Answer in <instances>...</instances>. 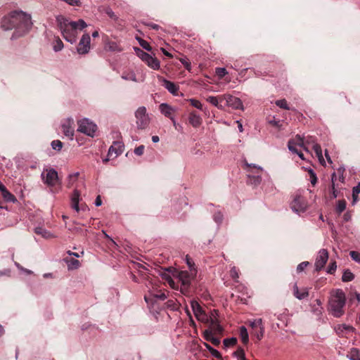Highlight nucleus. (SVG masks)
<instances>
[{"label":"nucleus","instance_id":"obj_4","mask_svg":"<svg viewBox=\"0 0 360 360\" xmlns=\"http://www.w3.org/2000/svg\"><path fill=\"white\" fill-rule=\"evenodd\" d=\"M247 167L249 184L255 186L260 184L262 177L259 173L263 172V168L254 164H247Z\"/></svg>","mask_w":360,"mask_h":360},{"label":"nucleus","instance_id":"obj_38","mask_svg":"<svg viewBox=\"0 0 360 360\" xmlns=\"http://www.w3.org/2000/svg\"><path fill=\"white\" fill-rule=\"evenodd\" d=\"M79 175V173L78 172L69 174L68 182V187H70L73 185V184L77 181Z\"/></svg>","mask_w":360,"mask_h":360},{"label":"nucleus","instance_id":"obj_52","mask_svg":"<svg viewBox=\"0 0 360 360\" xmlns=\"http://www.w3.org/2000/svg\"><path fill=\"white\" fill-rule=\"evenodd\" d=\"M230 276L231 277L234 279L235 281H236L238 278H239V275H238V269L236 266H233L231 269V271H230Z\"/></svg>","mask_w":360,"mask_h":360},{"label":"nucleus","instance_id":"obj_62","mask_svg":"<svg viewBox=\"0 0 360 360\" xmlns=\"http://www.w3.org/2000/svg\"><path fill=\"white\" fill-rule=\"evenodd\" d=\"M259 333V328H257V329H256V330H252V332H251V333H252V335L253 336H255L258 340H262V338H263V336H259V334H258Z\"/></svg>","mask_w":360,"mask_h":360},{"label":"nucleus","instance_id":"obj_50","mask_svg":"<svg viewBox=\"0 0 360 360\" xmlns=\"http://www.w3.org/2000/svg\"><path fill=\"white\" fill-rule=\"evenodd\" d=\"M51 147L53 150H60L63 143L60 140H54L51 142Z\"/></svg>","mask_w":360,"mask_h":360},{"label":"nucleus","instance_id":"obj_6","mask_svg":"<svg viewBox=\"0 0 360 360\" xmlns=\"http://www.w3.org/2000/svg\"><path fill=\"white\" fill-rule=\"evenodd\" d=\"M97 130V126L88 118L78 121L77 131L89 136L94 137Z\"/></svg>","mask_w":360,"mask_h":360},{"label":"nucleus","instance_id":"obj_33","mask_svg":"<svg viewBox=\"0 0 360 360\" xmlns=\"http://www.w3.org/2000/svg\"><path fill=\"white\" fill-rule=\"evenodd\" d=\"M315 302L316 304L312 306V311L317 315H321L323 311L322 302L319 299H316Z\"/></svg>","mask_w":360,"mask_h":360},{"label":"nucleus","instance_id":"obj_3","mask_svg":"<svg viewBox=\"0 0 360 360\" xmlns=\"http://www.w3.org/2000/svg\"><path fill=\"white\" fill-rule=\"evenodd\" d=\"M346 304L345 293L342 289H334L330 292L328 300V311L336 318H340L345 314Z\"/></svg>","mask_w":360,"mask_h":360},{"label":"nucleus","instance_id":"obj_63","mask_svg":"<svg viewBox=\"0 0 360 360\" xmlns=\"http://www.w3.org/2000/svg\"><path fill=\"white\" fill-rule=\"evenodd\" d=\"M352 193H354V195H358L360 193V181L353 188Z\"/></svg>","mask_w":360,"mask_h":360},{"label":"nucleus","instance_id":"obj_36","mask_svg":"<svg viewBox=\"0 0 360 360\" xmlns=\"http://www.w3.org/2000/svg\"><path fill=\"white\" fill-rule=\"evenodd\" d=\"M354 278V275L350 270L346 269L342 274V281L343 282L352 281Z\"/></svg>","mask_w":360,"mask_h":360},{"label":"nucleus","instance_id":"obj_18","mask_svg":"<svg viewBox=\"0 0 360 360\" xmlns=\"http://www.w3.org/2000/svg\"><path fill=\"white\" fill-rule=\"evenodd\" d=\"M159 110L160 112L165 116L166 117L169 118V120L171 117H174V113L176 111V109L170 105L162 103L159 105Z\"/></svg>","mask_w":360,"mask_h":360},{"label":"nucleus","instance_id":"obj_39","mask_svg":"<svg viewBox=\"0 0 360 360\" xmlns=\"http://www.w3.org/2000/svg\"><path fill=\"white\" fill-rule=\"evenodd\" d=\"M346 201L345 200H338L336 205V212L338 214L342 213L346 208Z\"/></svg>","mask_w":360,"mask_h":360},{"label":"nucleus","instance_id":"obj_44","mask_svg":"<svg viewBox=\"0 0 360 360\" xmlns=\"http://www.w3.org/2000/svg\"><path fill=\"white\" fill-rule=\"evenodd\" d=\"M215 72L219 79H222L225 75L228 74V72L225 68H217Z\"/></svg>","mask_w":360,"mask_h":360},{"label":"nucleus","instance_id":"obj_14","mask_svg":"<svg viewBox=\"0 0 360 360\" xmlns=\"http://www.w3.org/2000/svg\"><path fill=\"white\" fill-rule=\"evenodd\" d=\"M158 79L160 82H162L163 86L172 95L176 96L178 95V91L179 90V86L176 84L174 82L167 80V79L158 76Z\"/></svg>","mask_w":360,"mask_h":360},{"label":"nucleus","instance_id":"obj_34","mask_svg":"<svg viewBox=\"0 0 360 360\" xmlns=\"http://www.w3.org/2000/svg\"><path fill=\"white\" fill-rule=\"evenodd\" d=\"M108 48L110 51L114 52H121L122 51V48L116 42V41H109L107 44Z\"/></svg>","mask_w":360,"mask_h":360},{"label":"nucleus","instance_id":"obj_47","mask_svg":"<svg viewBox=\"0 0 360 360\" xmlns=\"http://www.w3.org/2000/svg\"><path fill=\"white\" fill-rule=\"evenodd\" d=\"M308 172H309V177H310V182L311 184L313 185V186H315L316 182H317V177H316V173L314 172V171L309 168L308 169Z\"/></svg>","mask_w":360,"mask_h":360},{"label":"nucleus","instance_id":"obj_55","mask_svg":"<svg viewBox=\"0 0 360 360\" xmlns=\"http://www.w3.org/2000/svg\"><path fill=\"white\" fill-rule=\"evenodd\" d=\"M309 264V262H301L297 266V271L298 273L302 272Z\"/></svg>","mask_w":360,"mask_h":360},{"label":"nucleus","instance_id":"obj_24","mask_svg":"<svg viewBox=\"0 0 360 360\" xmlns=\"http://www.w3.org/2000/svg\"><path fill=\"white\" fill-rule=\"evenodd\" d=\"M64 261L66 263L69 270L77 269L79 267V262L76 259L65 258Z\"/></svg>","mask_w":360,"mask_h":360},{"label":"nucleus","instance_id":"obj_64","mask_svg":"<svg viewBox=\"0 0 360 360\" xmlns=\"http://www.w3.org/2000/svg\"><path fill=\"white\" fill-rule=\"evenodd\" d=\"M210 342L215 346H218L221 342L219 338H215L214 336L211 338Z\"/></svg>","mask_w":360,"mask_h":360},{"label":"nucleus","instance_id":"obj_35","mask_svg":"<svg viewBox=\"0 0 360 360\" xmlns=\"http://www.w3.org/2000/svg\"><path fill=\"white\" fill-rule=\"evenodd\" d=\"M64 47L62 40L59 37H56L53 44V49L55 52L61 51Z\"/></svg>","mask_w":360,"mask_h":360},{"label":"nucleus","instance_id":"obj_57","mask_svg":"<svg viewBox=\"0 0 360 360\" xmlns=\"http://www.w3.org/2000/svg\"><path fill=\"white\" fill-rule=\"evenodd\" d=\"M144 146L143 145H141L138 147H136L135 149H134V153L136 155H143V151H144Z\"/></svg>","mask_w":360,"mask_h":360},{"label":"nucleus","instance_id":"obj_45","mask_svg":"<svg viewBox=\"0 0 360 360\" xmlns=\"http://www.w3.org/2000/svg\"><path fill=\"white\" fill-rule=\"evenodd\" d=\"M137 39L139 42L140 46L143 49H144L145 50L148 51H150L152 50V48L148 41H146L144 39H140V38H137Z\"/></svg>","mask_w":360,"mask_h":360},{"label":"nucleus","instance_id":"obj_43","mask_svg":"<svg viewBox=\"0 0 360 360\" xmlns=\"http://www.w3.org/2000/svg\"><path fill=\"white\" fill-rule=\"evenodd\" d=\"M275 103L278 107H279L281 108H283L285 110L290 109V107L288 106L285 99L277 100Z\"/></svg>","mask_w":360,"mask_h":360},{"label":"nucleus","instance_id":"obj_21","mask_svg":"<svg viewBox=\"0 0 360 360\" xmlns=\"http://www.w3.org/2000/svg\"><path fill=\"white\" fill-rule=\"evenodd\" d=\"M293 295L298 300H303L308 297L309 291L308 289L306 288L300 290L297 284H295L293 286Z\"/></svg>","mask_w":360,"mask_h":360},{"label":"nucleus","instance_id":"obj_28","mask_svg":"<svg viewBox=\"0 0 360 360\" xmlns=\"http://www.w3.org/2000/svg\"><path fill=\"white\" fill-rule=\"evenodd\" d=\"M346 356L349 360H360V352L357 348L353 347L349 351Z\"/></svg>","mask_w":360,"mask_h":360},{"label":"nucleus","instance_id":"obj_41","mask_svg":"<svg viewBox=\"0 0 360 360\" xmlns=\"http://www.w3.org/2000/svg\"><path fill=\"white\" fill-rule=\"evenodd\" d=\"M218 316H219V314H218V311L217 310H212L211 312H210V315L208 316V318H209V321L207 323H209L210 324H212V322L216 321V322L219 321L218 320Z\"/></svg>","mask_w":360,"mask_h":360},{"label":"nucleus","instance_id":"obj_32","mask_svg":"<svg viewBox=\"0 0 360 360\" xmlns=\"http://www.w3.org/2000/svg\"><path fill=\"white\" fill-rule=\"evenodd\" d=\"M1 195L5 201L8 202H15L17 201L16 198L14 195H13L8 190L4 191V193H1Z\"/></svg>","mask_w":360,"mask_h":360},{"label":"nucleus","instance_id":"obj_61","mask_svg":"<svg viewBox=\"0 0 360 360\" xmlns=\"http://www.w3.org/2000/svg\"><path fill=\"white\" fill-rule=\"evenodd\" d=\"M210 354L215 358L217 359H221V355L220 354V352L215 349H213L211 352H210Z\"/></svg>","mask_w":360,"mask_h":360},{"label":"nucleus","instance_id":"obj_49","mask_svg":"<svg viewBox=\"0 0 360 360\" xmlns=\"http://www.w3.org/2000/svg\"><path fill=\"white\" fill-rule=\"evenodd\" d=\"M179 61L181 63V64L184 66V68L188 70H191V63L186 58H181L179 59Z\"/></svg>","mask_w":360,"mask_h":360},{"label":"nucleus","instance_id":"obj_17","mask_svg":"<svg viewBox=\"0 0 360 360\" xmlns=\"http://www.w3.org/2000/svg\"><path fill=\"white\" fill-rule=\"evenodd\" d=\"M224 98L226 100L227 105L234 109H243V103L240 98L231 95H225Z\"/></svg>","mask_w":360,"mask_h":360},{"label":"nucleus","instance_id":"obj_26","mask_svg":"<svg viewBox=\"0 0 360 360\" xmlns=\"http://www.w3.org/2000/svg\"><path fill=\"white\" fill-rule=\"evenodd\" d=\"M210 330H212L214 334H216V335L222 334V333L224 331V328L220 325L219 321H217V322H216V321H214V322L212 321V324H210Z\"/></svg>","mask_w":360,"mask_h":360},{"label":"nucleus","instance_id":"obj_7","mask_svg":"<svg viewBox=\"0 0 360 360\" xmlns=\"http://www.w3.org/2000/svg\"><path fill=\"white\" fill-rule=\"evenodd\" d=\"M136 124L139 129H146L150 123V117L147 113L146 108L139 107L135 112Z\"/></svg>","mask_w":360,"mask_h":360},{"label":"nucleus","instance_id":"obj_1","mask_svg":"<svg viewBox=\"0 0 360 360\" xmlns=\"http://www.w3.org/2000/svg\"><path fill=\"white\" fill-rule=\"evenodd\" d=\"M4 30L15 29L11 39H16L24 35L32 26L31 15L21 10L11 11L4 16L1 22Z\"/></svg>","mask_w":360,"mask_h":360},{"label":"nucleus","instance_id":"obj_58","mask_svg":"<svg viewBox=\"0 0 360 360\" xmlns=\"http://www.w3.org/2000/svg\"><path fill=\"white\" fill-rule=\"evenodd\" d=\"M15 266L20 270V271H24L27 274H31L32 272V271L29 270V269H25L23 268L19 263L18 262H15Z\"/></svg>","mask_w":360,"mask_h":360},{"label":"nucleus","instance_id":"obj_27","mask_svg":"<svg viewBox=\"0 0 360 360\" xmlns=\"http://www.w3.org/2000/svg\"><path fill=\"white\" fill-rule=\"evenodd\" d=\"M307 143H310L311 142L313 143V146H312V148L313 150H314L316 156L318 157L319 161L321 162L322 161H323V155H322V150H321V147L319 144L316 143H314V141H309L307 140Z\"/></svg>","mask_w":360,"mask_h":360},{"label":"nucleus","instance_id":"obj_2","mask_svg":"<svg viewBox=\"0 0 360 360\" xmlns=\"http://www.w3.org/2000/svg\"><path fill=\"white\" fill-rule=\"evenodd\" d=\"M56 22L64 39L72 44L77 41L78 30H82L87 27L82 19L71 21L63 15L57 16Z\"/></svg>","mask_w":360,"mask_h":360},{"label":"nucleus","instance_id":"obj_10","mask_svg":"<svg viewBox=\"0 0 360 360\" xmlns=\"http://www.w3.org/2000/svg\"><path fill=\"white\" fill-rule=\"evenodd\" d=\"M191 307L193 311V314L195 318L201 322L207 323L209 321L208 315L205 313V311L202 309V307L200 305L198 301L191 300Z\"/></svg>","mask_w":360,"mask_h":360},{"label":"nucleus","instance_id":"obj_60","mask_svg":"<svg viewBox=\"0 0 360 360\" xmlns=\"http://www.w3.org/2000/svg\"><path fill=\"white\" fill-rule=\"evenodd\" d=\"M186 263L190 269V271H191V269H195L194 262L188 256H186Z\"/></svg>","mask_w":360,"mask_h":360},{"label":"nucleus","instance_id":"obj_51","mask_svg":"<svg viewBox=\"0 0 360 360\" xmlns=\"http://www.w3.org/2000/svg\"><path fill=\"white\" fill-rule=\"evenodd\" d=\"M214 337V333H212V330H210V329H207V330H205L204 332H203V338L207 340V341H211V338H212Z\"/></svg>","mask_w":360,"mask_h":360},{"label":"nucleus","instance_id":"obj_16","mask_svg":"<svg viewBox=\"0 0 360 360\" xmlns=\"http://www.w3.org/2000/svg\"><path fill=\"white\" fill-rule=\"evenodd\" d=\"M74 123L72 118H68L65 122L61 124L62 131L64 135L70 139H72L74 136V128L72 124Z\"/></svg>","mask_w":360,"mask_h":360},{"label":"nucleus","instance_id":"obj_30","mask_svg":"<svg viewBox=\"0 0 360 360\" xmlns=\"http://www.w3.org/2000/svg\"><path fill=\"white\" fill-rule=\"evenodd\" d=\"M222 99L219 98L217 96H210L207 98V101L213 105L214 106L217 107L218 109H223L224 107L222 105L219 104V101H221Z\"/></svg>","mask_w":360,"mask_h":360},{"label":"nucleus","instance_id":"obj_20","mask_svg":"<svg viewBox=\"0 0 360 360\" xmlns=\"http://www.w3.org/2000/svg\"><path fill=\"white\" fill-rule=\"evenodd\" d=\"M188 122L193 127L198 128L201 125L202 120L199 115L193 111L189 113Z\"/></svg>","mask_w":360,"mask_h":360},{"label":"nucleus","instance_id":"obj_54","mask_svg":"<svg viewBox=\"0 0 360 360\" xmlns=\"http://www.w3.org/2000/svg\"><path fill=\"white\" fill-rule=\"evenodd\" d=\"M336 269H337L336 262H330L328 267L327 273H328L330 274H333L335 271Z\"/></svg>","mask_w":360,"mask_h":360},{"label":"nucleus","instance_id":"obj_5","mask_svg":"<svg viewBox=\"0 0 360 360\" xmlns=\"http://www.w3.org/2000/svg\"><path fill=\"white\" fill-rule=\"evenodd\" d=\"M197 274L196 269H191V271H182L179 272L178 278L181 283V292L186 293L191 285V281L195 277Z\"/></svg>","mask_w":360,"mask_h":360},{"label":"nucleus","instance_id":"obj_12","mask_svg":"<svg viewBox=\"0 0 360 360\" xmlns=\"http://www.w3.org/2000/svg\"><path fill=\"white\" fill-rule=\"evenodd\" d=\"M328 259V252L326 249H321L319 251L314 263L316 271L321 270Z\"/></svg>","mask_w":360,"mask_h":360},{"label":"nucleus","instance_id":"obj_48","mask_svg":"<svg viewBox=\"0 0 360 360\" xmlns=\"http://www.w3.org/2000/svg\"><path fill=\"white\" fill-rule=\"evenodd\" d=\"M188 101L193 107L196 108L197 109H199L200 110H202V105L200 101L194 98H190Z\"/></svg>","mask_w":360,"mask_h":360},{"label":"nucleus","instance_id":"obj_31","mask_svg":"<svg viewBox=\"0 0 360 360\" xmlns=\"http://www.w3.org/2000/svg\"><path fill=\"white\" fill-rule=\"evenodd\" d=\"M121 77L127 81L137 82L136 77L134 71L123 72Z\"/></svg>","mask_w":360,"mask_h":360},{"label":"nucleus","instance_id":"obj_22","mask_svg":"<svg viewBox=\"0 0 360 360\" xmlns=\"http://www.w3.org/2000/svg\"><path fill=\"white\" fill-rule=\"evenodd\" d=\"M250 326L252 328V330H256L258 328H259V333L258 334L259 336H264V327L263 326L262 319H257L250 321Z\"/></svg>","mask_w":360,"mask_h":360},{"label":"nucleus","instance_id":"obj_53","mask_svg":"<svg viewBox=\"0 0 360 360\" xmlns=\"http://www.w3.org/2000/svg\"><path fill=\"white\" fill-rule=\"evenodd\" d=\"M349 255L353 260L355 262L360 263V254L356 251H351Z\"/></svg>","mask_w":360,"mask_h":360},{"label":"nucleus","instance_id":"obj_29","mask_svg":"<svg viewBox=\"0 0 360 360\" xmlns=\"http://www.w3.org/2000/svg\"><path fill=\"white\" fill-rule=\"evenodd\" d=\"M240 337L243 344L246 345L249 342V335L247 328L242 326L239 328Z\"/></svg>","mask_w":360,"mask_h":360},{"label":"nucleus","instance_id":"obj_42","mask_svg":"<svg viewBox=\"0 0 360 360\" xmlns=\"http://www.w3.org/2000/svg\"><path fill=\"white\" fill-rule=\"evenodd\" d=\"M354 330V328L352 326L346 325V324H342L338 326L337 328V332L338 333H343L344 331H352Z\"/></svg>","mask_w":360,"mask_h":360},{"label":"nucleus","instance_id":"obj_8","mask_svg":"<svg viewBox=\"0 0 360 360\" xmlns=\"http://www.w3.org/2000/svg\"><path fill=\"white\" fill-rule=\"evenodd\" d=\"M43 182L49 186H53L58 180V172L53 168L44 169L41 174Z\"/></svg>","mask_w":360,"mask_h":360},{"label":"nucleus","instance_id":"obj_46","mask_svg":"<svg viewBox=\"0 0 360 360\" xmlns=\"http://www.w3.org/2000/svg\"><path fill=\"white\" fill-rule=\"evenodd\" d=\"M338 184H332L330 188L331 198H336L339 195V191L338 190Z\"/></svg>","mask_w":360,"mask_h":360},{"label":"nucleus","instance_id":"obj_23","mask_svg":"<svg viewBox=\"0 0 360 360\" xmlns=\"http://www.w3.org/2000/svg\"><path fill=\"white\" fill-rule=\"evenodd\" d=\"M79 196H80V193L77 189H75L73 191V193L71 196L72 207L77 212L79 211Z\"/></svg>","mask_w":360,"mask_h":360},{"label":"nucleus","instance_id":"obj_40","mask_svg":"<svg viewBox=\"0 0 360 360\" xmlns=\"http://www.w3.org/2000/svg\"><path fill=\"white\" fill-rule=\"evenodd\" d=\"M223 343L225 347H229L235 345L237 343V339L234 337L226 338L224 340Z\"/></svg>","mask_w":360,"mask_h":360},{"label":"nucleus","instance_id":"obj_19","mask_svg":"<svg viewBox=\"0 0 360 360\" xmlns=\"http://www.w3.org/2000/svg\"><path fill=\"white\" fill-rule=\"evenodd\" d=\"M295 139L297 140V143H295L294 140H290L288 143V148L290 151L297 154L299 151L296 148V145L302 147L304 146V141L299 134L295 136Z\"/></svg>","mask_w":360,"mask_h":360},{"label":"nucleus","instance_id":"obj_11","mask_svg":"<svg viewBox=\"0 0 360 360\" xmlns=\"http://www.w3.org/2000/svg\"><path fill=\"white\" fill-rule=\"evenodd\" d=\"M139 51H140V53L139 54V56L140 58L145 62L148 67L152 68L153 70H159L160 68V63L158 58L155 57H153L148 54V53H146L139 49H137Z\"/></svg>","mask_w":360,"mask_h":360},{"label":"nucleus","instance_id":"obj_9","mask_svg":"<svg viewBox=\"0 0 360 360\" xmlns=\"http://www.w3.org/2000/svg\"><path fill=\"white\" fill-rule=\"evenodd\" d=\"M290 207L297 214L303 213L307 208V202L303 196L296 195L290 203Z\"/></svg>","mask_w":360,"mask_h":360},{"label":"nucleus","instance_id":"obj_15","mask_svg":"<svg viewBox=\"0 0 360 360\" xmlns=\"http://www.w3.org/2000/svg\"><path fill=\"white\" fill-rule=\"evenodd\" d=\"M124 145L122 141H114L112 145L109 148L108 156L112 157L113 154L114 157L116 158L119 155L122 154L124 150Z\"/></svg>","mask_w":360,"mask_h":360},{"label":"nucleus","instance_id":"obj_37","mask_svg":"<svg viewBox=\"0 0 360 360\" xmlns=\"http://www.w3.org/2000/svg\"><path fill=\"white\" fill-rule=\"evenodd\" d=\"M161 276H162V278H164L166 281L168 282V283L169 284V285L172 288H174V284H175L174 281L172 279V278L171 277V276L169 275V272H167V271H165L164 272H162L161 274Z\"/></svg>","mask_w":360,"mask_h":360},{"label":"nucleus","instance_id":"obj_13","mask_svg":"<svg viewBox=\"0 0 360 360\" xmlns=\"http://www.w3.org/2000/svg\"><path fill=\"white\" fill-rule=\"evenodd\" d=\"M91 38L89 34H84L79 42L77 51L79 54H86L90 50Z\"/></svg>","mask_w":360,"mask_h":360},{"label":"nucleus","instance_id":"obj_59","mask_svg":"<svg viewBox=\"0 0 360 360\" xmlns=\"http://www.w3.org/2000/svg\"><path fill=\"white\" fill-rule=\"evenodd\" d=\"M155 298L160 300H165L167 299V296L165 292H158L157 294H155L153 295Z\"/></svg>","mask_w":360,"mask_h":360},{"label":"nucleus","instance_id":"obj_25","mask_svg":"<svg viewBox=\"0 0 360 360\" xmlns=\"http://www.w3.org/2000/svg\"><path fill=\"white\" fill-rule=\"evenodd\" d=\"M35 233L41 235L44 238H51L53 237V235L46 229L41 226H37L34 229Z\"/></svg>","mask_w":360,"mask_h":360},{"label":"nucleus","instance_id":"obj_56","mask_svg":"<svg viewBox=\"0 0 360 360\" xmlns=\"http://www.w3.org/2000/svg\"><path fill=\"white\" fill-rule=\"evenodd\" d=\"M213 219L217 223V224H220L221 223L222 221V219H223V215L221 212H217L214 214L213 216Z\"/></svg>","mask_w":360,"mask_h":360}]
</instances>
